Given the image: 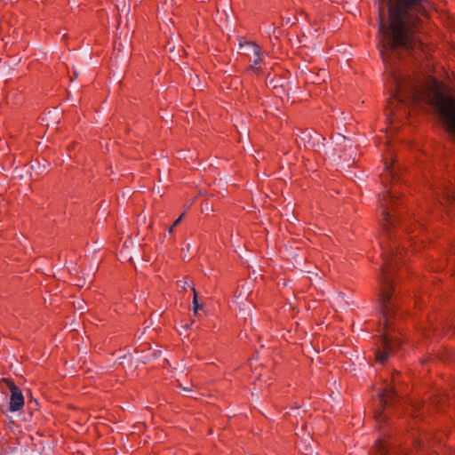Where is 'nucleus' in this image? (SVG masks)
Segmentation results:
<instances>
[{
  "label": "nucleus",
  "instance_id": "obj_3",
  "mask_svg": "<svg viewBox=\"0 0 455 455\" xmlns=\"http://www.w3.org/2000/svg\"><path fill=\"white\" fill-rule=\"evenodd\" d=\"M435 108L447 130L455 139V100L438 92Z\"/></svg>",
  "mask_w": 455,
  "mask_h": 455
},
{
  "label": "nucleus",
  "instance_id": "obj_15",
  "mask_svg": "<svg viewBox=\"0 0 455 455\" xmlns=\"http://www.w3.org/2000/svg\"><path fill=\"white\" fill-rule=\"evenodd\" d=\"M184 215H185V212H183V213H182V214H181V215H180V217H179V218H178V219L173 222V224H172V225H173L174 227L178 226V225L180 223V221L182 220V219H183Z\"/></svg>",
  "mask_w": 455,
  "mask_h": 455
},
{
  "label": "nucleus",
  "instance_id": "obj_21",
  "mask_svg": "<svg viewBox=\"0 0 455 455\" xmlns=\"http://www.w3.org/2000/svg\"><path fill=\"white\" fill-rule=\"evenodd\" d=\"M303 135H304V137H302V140H305V139L307 136V134L306 132H304Z\"/></svg>",
  "mask_w": 455,
  "mask_h": 455
},
{
  "label": "nucleus",
  "instance_id": "obj_14",
  "mask_svg": "<svg viewBox=\"0 0 455 455\" xmlns=\"http://www.w3.org/2000/svg\"><path fill=\"white\" fill-rule=\"evenodd\" d=\"M178 285L182 289V290H186L187 289V286L188 285V282L184 279V280H180L178 282Z\"/></svg>",
  "mask_w": 455,
  "mask_h": 455
},
{
  "label": "nucleus",
  "instance_id": "obj_4",
  "mask_svg": "<svg viewBox=\"0 0 455 455\" xmlns=\"http://www.w3.org/2000/svg\"><path fill=\"white\" fill-rule=\"evenodd\" d=\"M399 372L396 371L392 375L391 384H387L381 391L379 392V403L384 409L386 406L393 405L399 398L400 395L396 389L399 383Z\"/></svg>",
  "mask_w": 455,
  "mask_h": 455
},
{
  "label": "nucleus",
  "instance_id": "obj_18",
  "mask_svg": "<svg viewBox=\"0 0 455 455\" xmlns=\"http://www.w3.org/2000/svg\"><path fill=\"white\" fill-rule=\"evenodd\" d=\"M209 210H210V208H209L208 204H205V205H204V207L202 209V211H203V212H204V211H209Z\"/></svg>",
  "mask_w": 455,
  "mask_h": 455
},
{
  "label": "nucleus",
  "instance_id": "obj_2",
  "mask_svg": "<svg viewBox=\"0 0 455 455\" xmlns=\"http://www.w3.org/2000/svg\"><path fill=\"white\" fill-rule=\"evenodd\" d=\"M387 188L380 202L382 209V233L379 235V245L382 250L384 265L381 267L379 276V303L385 332L381 334L380 342L382 348L376 352V361L383 363L388 355L401 347V341L387 333L392 328L393 319L396 315L397 300L394 294L393 275L403 263V253L406 252L403 242L397 229V225L403 230H406L402 223L398 206L400 205L399 188L400 180H381Z\"/></svg>",
  "mask_w": 455,
  "mask_h": 455
},
{
  "label": "nucleus",
  "instance_id": "obj_8",
  "mask_svg": "<svg viewBox=\"0 0 455 455\" xmlns=\"http://www.w3.org/2000/svg\"><path fill=\"white\" fill-rule=\"evenodd\" d=\"M443 199L446 201L447 204L455 205V186L450 185L449 187H445L442 188Z\"/></svg>",
  "mask_w": 455,
  "mask_h": 455
},
{
  "label": "nucleus",
  "instance_id": "obj_7",
  "mask_svg": "<svg viewBox=\"0 0 455 455\" xmlns=\"http://www.w3.org/2000/svg\"><path fill=\"white\" fill-rule=\"evenodd\" d=\"M414 448L419 452V455H437L435 450H430V446L425 444L424 440H414Z\"/></svg>",
  "mask_w": 455,
  "mask_h": 455
},
{
  "label": "nucleus",
  "instance_id": "obj_13",
  "mask_svg": "<svg viewBox=\"0 0 455 455\" xmlns=\"http://www.w3.org/2000/svg\"><path fill=\"white\" fill-rule=\"evenodd\" d=\"M374 418L378 423H381L382 421L385 420V417L383 416L382 411H376L374 412Z\"/></svg>",
  "mask_w": 455,
  "mask_h": 455
},
{
  "label": "nucleus",
  "instance_id": "obj_6",
  "mask_svg": "<svg viewBox=\"0 0 455 455\" xmlns=\"http://www.w3.org/2000/svg\"><path fill=\"white\" fill-rule=\"evenodd\" d=\"M240 47L243 48L245 47L248 52H251L253 53V66L256 67L259 65L261 61V48L252 42H244L243 44L240 43Z\"/></svg>",
  "mask_w": 455,
  "mask_h": 455
},
{
  "label": "nucleus",
  "instance_id": "obj_12",
  "mask_svg": "<svg viewBox=\"0 0 455 455\" xmlns=\"http://www.w3.org/2000/svg\"><path fill=\"white\" fill-rule=\"evenodd\" d=\"M424 440L425 441V444L427 446H430V450H435V443L436 441L435 440H430V437L428 435H424L423 436L421 437H419L417 438L416 440ZM437 443H440V440H437Z\"/></svg>",
  "mask_w": 455,
  "mask_h": 455
},
{
  "label": "nucleus",
  "instance_id": "obj_17",
  "mask_svg": "<svg viewBox=\"0 0 455 455\" xmlns=\"http://www.w3.org/2000/svg\"><path fill=\"white\" fill-rule=\"evenodd\" d=\"M321 80L324 81L323 79H320V78H319V75H317L316 79H313V80H312V83H320V82H321Z\"/></svg>",
  "mask_w": 455,
  "mask_h": 455
},
{
  "label": "nucleus",
  "instance_id": "obj_19",
  "mask_svg": "<svg viewBox=\"0 0 455 455\" xmlns=\"http://www.w3.org/2000/svg\"><path fill=\"white\" fill-rule=\"evenodd\" d=\"M412 408L415 409L416 411H419L420 410V404H419V405H412Z\"/></svg>",
  "mask_w": 455,
  "mask_h": 455
},
{
  "label": "nucleus",
  "instance_id": "obj_5",
  "mask_svg": "<svg viewBox=\"0 0 455 455\" xmlns=\"http://www.w3.org/2000/svg\"><path fill=\"white\" fill-rule=\"evenodd\" d=\"M4 380L6 382L11 392L9 410L11 411H18L21 410L24 406V396L21 390L12 381L8 379Z\"/></svg>",
  "mask_w": 455,
  "mask_h": 455
},
{
  "label": "nucleus",
  "instance_id": "obj_22",
  "mask_svg": "<svg viewBox=\"0 0 455 455\" xmlns=\"http://www.w3.org/2000/svg\"><path fill=\"white\" fill-rule=\"evenodd\" d=\"M189 249H190V244H188L187 245V250L189 251Z\"/></svg>",
  "mask_w": 455,
  "mask_h": 455
},
{
  "label": "nucleus",
  "instance_id": "obj_11",
  "mask_svg": "<svg viewBox=\"0 0 455 455\" xmlns=\"http://www.w3.org/2000/svg\"><path fill=\"white\" fill-rule=\"evenodd\" d=\"M191 289L194 293V297H193L194 314L196 315L197 311L203 307V304L200 305L198 303V297H197L196 290L194 287H192Z\"/></svg>",
  "mask_w": 455,
  "mask_h": 455
},
{
  "label": "nucleus",
  "instance_id": "obj_20",
  "mask_svg": "<svg viewBox=\"0 0 455 455\" xmlns=\"http://www.w3.org/2000/svg\"><path fill=\"white\" fill-rule=\"evenodd\" d=\"M173 228H174V226H173V225H172V226L169 228V229H168V233H169V234H172V233Z\"/></svg>",
  "mask_w": 455,
  "mask_h": 455
},
{
  "label": "nucleus",
  "instance_id": "obj_9",
  "mask_svg": "<svg viewBox=\"0 0 455 455\" xmlns=\"http://www.w3.org/2000/svg\"><path fill=\"white\" fill-rule=\"evenodd\" d=\"M375 455H391L386 441L378 439L375 443Z\"/></svg>",
  "mask_w": 455,
  "mask_h": 455
},
{
  "label": "nucleus",
  "instance_id": "obj_16",
  "mask_svg": "<svg viewBox=\"0 0 455 455\" xmlns=\"http://www.w3.org/2000/svg\"><path fill=\"white\" fill-rule=\"evenodd\" d=\"M179 387L185 392H192V389L189 386H182L180 383H179Z\"/></svg>",
  "mask_w": 455,
  "mask_h": 455
},
{
  "label": "nucleus",
  "instance_id": "obj_1",
  "mask_svg": "<svg viewBox=\"0 0 455 455\" xmlns=\"http://www.w3.org/2000/svg\"><path fill=\"white\" fill-rule=\"evenodd\" d=\"M379 32L381 36V56L389 76L392 94L388 100V116L406 117L408 108L425 98L421 83L405 74L399 67L402 51L416 52L422 44L415 35L421 16L427 15V0H378Z\"/></svg>",
  "mask_w": 455,
  "mask_h": 455
},
{
  "label": "nucleus",
  "instance_id": "obj_10",
  "mask_svg": "<svg viewBox=\"0 0 455 455\" xmlns=\"http://www.w3.org/2000/svg\"><path fill=\"white\" fill-rule=\"evenodd\" d=\"M447 401L448 395L444 393L439 392L438 394L435 395L432 404L436 406L438 410H443Z\"/></svg>",
  "mask_w": 455,
  "mask_h": 455
}]
</instances>
